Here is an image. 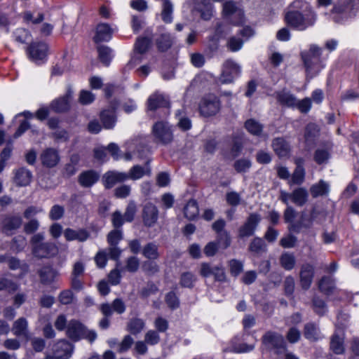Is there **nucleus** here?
Here are the masks:
<instances>
[{
	"instance_id": "obj_1",
	"label": "nucleus",
	"mask_w": 359,
	"mask_h": 359,
	"mask_svg": "<svg viewBox=\"0 0 359 359\" xmlns=\"http://www.w3.org/2000/svg\"><path fill=\"white\" fill-rule=\"evenodd\" d=\"M317 20V14L306 1L294 0L284 15L285 24L293 29L304 31L313 27Z\"/></svg>"
},
{
	"instance_id": "obj_2",
	"label": "nucleus",
	"mask_w": 359,
	"mask_h": 359,
	"mask_svg": "<svg viewBox=\"0 0 359 359\" xmlns=\"http://www.w3.org/2000/svg\"><path fill=\"white\" fill-rule=\"evenodd\" d=\"M262 343L267 351L281 358L287 351L284 337L276 332H266L262 337Z\"/></svg>"
},
{
	"instance_id": "obj_3",
	"label": "nucleus",
	"mask_w": 359,
	"mask_h": 359,
	"mask_svg": "<svg viewBox=\"0 0 359 359\" xmlns=\"http://www.w3.org/2000/svg\"><path fill=\"white\" fill-rule=\"evenodd\" d=\"M66 335L73 341L86 339L90 342H93L97 338V334L95 331L88 330L80 321L75 319L68 322Z\"/></svg>"
},
{
	"instance_id": "obj_4",
	"label": "nucleus",
	"mask_w": 359,
	"mask_h": 359,
	"mask_svg": "<svg viewBox=\"0 0 359 359\" xmlns=\"http://www.w3.org/2000/svg\"><path fill=\"white\" fill-rule=\"evenodd\" d=\"M320 56L321 48L316 45H311L308 52L302 53L307 74L310 77L316 75L323 67Z\"/></svg>"
},
{
	"instance_id": "obj_5",
	"label": "nucleus",
	"mask_w": 359,
	"mask_h": 359,
	"mask_svg": "<svg viewBox=\"0 0 359 359\" xmlns=\"http://www.w3.org/2000/svg\"><path fill=\"white\" fill-rule=\"evenodd\" d=\"M222 15L224 19L235 26H241L245 22L243 8L233 1H227L223 4Z\"/></svg>"
},
{
	"instance_id": "obj_6",
	"label": "nucleus",
	"mask_w": 359,
	"mask_h": 359,
	"mask_svg": "<svg viewBox=\"0 0 359 359\" xmlns=\"http://www.w3.org/2000/svg\"><path fill=\"white\" fill-rule=\"evenodd\" d=\"M359 8V0H337L330 11L333 20L339 23L346 18L349 12Z\"/></svg>"
},
{
	"instance_id": "obj_7",
	"label": "nucleus",
	"mask_w": 359,
	"mask_h": 359,
	"mask_svg": "<svg viewBox=\"0 0 359 359\" xmlns=\"http://www.w3.org/2000/svg\"><path fill=\"white\" fill-rule=\"evenodd\" d=\"M199 112L204 117H210L216 115L221 109L219 99L213 94L204 96L198 106Z\"/></svg>"
},
{
	"instance_id": "obj_8",
	"label": "nucleus",
	"mask_w": 359,
	"mask_h": 359,
	"mask_svg": "<svg viewBox=\"0 0 359 359\" xmlns=\"http://www.w3.org/2000/svg\"><path fill=\"white\" fill-rule=\"evenodd\" d=\"M151 133L154 141L162 144H168L173 140L172 129L168 122L161 121L155 123L152 126Z\"/></svg>"
},
{
	"instance_id": "obj_9",
	"label": "nucleus",
	"mask_w": 359,
	"mask_h": 359,
	"mask_svg": "<svg viewBox=\"0 0 359 359\" xmlns=\"http://www.w3.org/2000/svg\"><path fill=\"white\" fill-rule=\"evenodd\" d=\"M151 36L137 37L134 44L131 59L129 61L128 65L133 67L140 63L142 60V55H144L151 47Z\"/></svg>"
},
{
	"instance_id": "obj_10",
	"label": "nucleus",
	"mask_w": 359,
	"mask_h": 359,
	"mask_svg": "<svg viewBox=\"0 0 359 359\" xmlns=\"http://www.w3.org/2000/svg\"><path fill=\"white\" fill-rule=\"evenodd\" d=\"M27 52L31 60L36 64H41L47 57L48 46L45 42H32L27 47Z\"/></svg>"
},
{
	"instance_id": "obj_11",
	"label": "nucleus",
	"mask_w": 359,
	"mask_h": 359,
	"mask_svg": "<svg viewBox=\"0 0 359 359\" xmlns=\"http://www.w3.org/2000/svg\"><path fill=\"white\" fill-rule=\"evenodd\" d=\"M111 107L104 109L99 114L100 120L103 128L106 130L113 129L117 121V115L116 109L118 105V102L116 100L111 101Z\"/></svg>"
},
{
	"instance_id": "obj_12",
	"label": "nucleus",
	"mask_w": 359,
	"mask_h": 359,
	"mask_svg": "<svg viewBox=\"0 0 359 359\" xmlns=\"http://www.w3.org/2000/svg\"><path fill=\"white\" fill-rule=\"evenodd\" d=\"M240 73V67L233 60H228L223 65L222 72L219 78L220 83H229Z\"/></svg>"
},
{
	"instance_id": "obj_13",
	"label": "nucleus",
	"mask_w": 359,
	"mask_h": 359,
	"mask_svg": "<svg viewBox=\"0 0 359 359\" xmlns=\"http://www.w3.org/2000/svg\"><path fill=\"white\" fill-rule=\"evenodd\" d=\"M260 221V215L258 213L250 214L245 223L239 228V236L245 238L252 236Z\"/></svg>"
},
{
	"instance_id": "obj_14",
	"label": "nucleus",
	"mask_w": 359,
	"mask_h": 359,
	"mask_svg": "<svg viewBox=\"0 0 359 359\" xmlns=\"http://www.w3.org/2000/svg\"><path fill=\"white\" fill-rule=\"evenodd\" d=\"M59 249L53 242H44L40 245H36L33 250V254L38 258H50L58 254Z\"/></svg>"
},
{
	"instance_id": "obj_15",
	"label": "nucleus",
	"mask_w": 359,
	"mask_h": 359,
	"mask_svg": "<svg viewBox=\"0 0 359 359\" xmlns=\"http://www.w3.org/2000/svg\"><path fill=\"white\" fill-rule=\"evenodd\" d=\"M74 345L67 341L62 339L57 340L53 346V354L60 356L62 359H69L74 351Z\"/></svg>"
},
{
	"instance_id": "obj_16",
	"label": "nucleus",
	"mask_w": 359,
	"mask_h": 359,
	"mask_svg": "<svg viewBox=\"0 0 359 359\" xmlns=\"http://www.w3.org/2000/svg\"><path fill=\"white\" fill-rule=\"evenodd\" d=\"M39 159L43 166L52 168L59 163L60 157L56 149L47 148L41 152Z\"/></svg>"
},
{
	"instance_id": "obj_17",
	"label": "nucleus",
	"mask_w": 359,
	"mask_h": 359,
	"mask_svg": "<svg viewBox=\"0 0 359 359\" xmlns=\"http://www.w3.org/2000/svg\"><path fill=\"white\" fill-rule=\"evenodd\" d=\"M128 176L126 172L118 171H108L102 177V183L104 187L107 189H111L117 183L126 181Z\"/></svg>"
},
{
	"instance_id": "obj_18",
	"label": "nucleus",
	"mask_w": 359,
	"mask_h": 359,
	"mask_svg": "<svg viewBox=\"0 0 359 359\" xmlns=\"http://www.w3.org/2000/svg\"><path fill=\"white\" fill-rule=\"evenodd\" d=\"M50 109L57 114L68 112L71 109V95L67 93L65 96L53 100Z\"/></svg>"
},
{
	"instance_id": "obj_19",
	"label": "nucleus",
	"mask_w": 359,
	"mask_h": 359,
	"mask_svg": "<svg viewBox=\"0 0 359 359\" xmlns=\"http://www.w3.org/2000/svg\"><path fill=\"white\" fill-rule=\"evenodd\" d=\"M194 11L200 14L201 19L210 20L212 17L213 6L210 0H194Z\"/></svg>"
},
{
	"instance_id": "obj_20",
	"label": "nucleus",
	"mask_w": 359,
	"mask_h": 359,
	"mask_svg": "<svg viewBox=\"0 0 359 359\" xmlns=\"http://www.w3.org/2000/svg\"><path fill=\"white\" fill-rule=\"evenodd\" d=\"M158 211L156 205L151 203L145 204L142 210V218L145 226H151L157 221Z\"/></svg>"
},
{
	"instance_id": "obj_21",
	"label": "nucleus",
	"mask_w": 359,
	"mask_h": 359,
	"mask_svg": "<svg viewBox=\"0 0 359 359\" xmlns=\"http://www.w3.org/2000/svg\"><path fill=\"white\" fill-rule=\"evenodd\" d=\"M344 332L335 330L330 337V348L337 355L343 354L345 352Z\"/></svg>"
},
{
	"instance_id": "obj_22",
	"label": "nucleus",
	"mask_w": 359,
	"mask_h": 359,
	"mask_svg": "<svg viewBox=\"0 0 359 359\" xmlns=\"http://www.w3.org/2000/svg\"><path fill=\"white\" fill-rule=\"evenodd\" d=\"M100 179V174L94 170L83 171L78 177L79 184L84 188L93 187Z\"/></svg>"
},
{
	"instance_id": "obj_23",
	"label": "nucleus",
	"mask_w": 359,
	"mask_h": 359,
	"mask_svg": "<svg viewBox=\"0 0 359 359\" xmlns=\"http://www.w3.org/2000/svg\"><path fill=\"white\" fill-rule=\"evenodd\" d=\"M300 283L302 287L308 290L313 281L314 276V269L310 264H304L302 266L300 273Z\"/></svg>"
},
{
	"instance_id": "obj_24",
	"label": "nucleus",
	"mask_w": 359,
	"mask_h": 359,
	"mask_svg": "<svg viewBox=\"0 0 359 359\" xmlns=\"http://www.w3.org/2000/svg\"><path fill=\"white\" fill-rule=\"evenodd\" d=\"M32 172L25 167H21L14 170L13 182L18 187L29 185L32 182Z\"/></svg>"
},
{
	"instance_id": "obj_25",
	"label": "nucleus",
	"mask_w": 359,
	"mask_h": 359,
	"mask_svg": "<svg viewBox=\"0 0 359 359\" xmlns=\"http://www.w3.org/2000/svg\"><path fill=\"white\" fill-rule=\"evenodd\" d=\"M170 101L161 94L154 93L147 100V108L150 111L156 110L158 108H169Z\"/></svg>"
},
{
	"instance_id": "obj_26",
	"label": "nucleus",
	"mask_w": 359,
	"mask_h": 359,
	"mask_svg": "<svg viewBox=\"0 0 359 359\" xmlns=\"http://www.w3.org/2000/svg\"><path fill=\"white\" fill-rule=\"evenodd\" d=\"M150 160H147L145 163V167L140 165L133 166L129 172L126 173L128 180H137L142 178L144 175H151V170L149 165Z\"/></svg>"
},
{
	"instance_id": "obj_27",
	"label": "nucleus",
	"mask_w": 359,
	"mask_h": 359,
	"mask_svg": "<svg viewBox=\"0 0 359 359\" xmlns=\"http://www.w3.org/2000/svg\"><path fill=\"white\" fill-rule=\"evenodd\" d=\"M112 29L107 23H100L97 25L95 35L93 37L95 43L108 41L111 38Z\"/></svg>"
},
{
	"instance_id": "obj_28",
	"label": "nucleus",
	"mask_w": 359,
	"mask_h": 359,
	"mask_svg": "<svg viewBox=\"0 0 359 359\" xmlns=\"http://www.w3.org/2000/svg\"><path fill=\"white\" fill-rule=\"evenodd\" d=\"M313 218H309L305 212H302L299 219L289 226V230L295 233H299L304 229H311L313 226Z\"/></svg>"
},
{
	"instance_id": "obj_29",
	"label": "nucleus",
	"mask_w": 359,
	"mask_h": 359,
	"mask_svg": "<svg viewBox=\"0 0 359 359\" xmlns=\"http://www.w3.org/2000/svg\"><path fill=\"white\" fill-rule=\"evenodd\" d=\"M22 223V219L18 215H10L5 217L3 221V231L7 234L12 233L19 229Z\"/></svg>"
},
{
	"instance_id": "obj_30",
	"label": "nucleus",
	"mask_w": 359,
	"mask_h": 359,
	"mask_svg": "<svg viewBox=\"0 0 359 359\" xmlns=\"http://www.w3.org/2000/svg\"><path fill=\"white\" fill-rule=\"evenodd\" d=\"M272 147L275 153L280 158L287 156L290 151L288 142L283 137L275 138Z\"/></svg>"
},
{
	"instance_id": "obj_31",
	"label": "nucleus",
	"mask_w": 359,
	"mask_h": 359,
	"mask_svg": "<svg viewBox=\"0 0 359 359\" xmlns=\"http://www.w3.org/2000/svg\"><path fill=\"white\" fill-rule=\"evenodd\" d=\"M214 78L210 74L203 72L193 79L191 86L194 88H205L214 81Z\"/></svg>"
},
{
	"instance_id": "obj_32",
	"label": "nucleus",
	"mask_w": 359,
	"mask_h": 359,
	"mask_svg": "<svg viewBox=\"0 0 359 359\" xmlns=\"http://www.w3.org/2000/svg\"><path fill=\"white\" fill-rule=\"evenodd\" d=\"M64 236L67 241L77 240L79 242H84L89 238L90 233L85 229L76 231L67 228L65 230Z\"/></svg>"
},
{
	"instance_id": "obj_33",
	"label": "nucleus",
	"mask_w": 359,
	"mask_h": 359,
	"mask_svg": "<svg viewBox=\"0 0 359 359\" xmlns=\"http://www.w3.org/2000/svg\"><path fill=\"white\" fill-rule=\"evenodd\" d=\"M41 283L44 285L50 284L53 282L57 271L50 266H44L38 271Z\"/></svg>"
},
{
	"instance_id": "obj_34",
	"label": "nucleus",
	"mask_w": 359,
	"mask_h": 359,
	"mask_svg": "<svg viewBox=\"0 0 359 359\" xmlns=\"http://www.w3.org/2000/svg\"><path fill=\"white\" fill-rule=\"evenodd\" d=\"M142 254L147 259H158L160 257L158 245L154 242H149L142 248Z\"/></svg>"
},
{
	"instance_id": "obj_35",
	"label": "nucleus",
	"mask_w": 359,
	"mask_h": 359,
	"mask_svg": "<svg viewBox=\"0 0 359 359\" xmlns=\"http://www.w3.org/2000/svg\"><path fill=\"white\" fill-rule=\"evenodd\" d=\"M303 334L306 339L316 341L319 339L320 330L316 323H307L304 325Z\"/></svg>"
},
{
	"instance_id": "obj_36",
	"label": "nucleus",
	"mask_w": 359,
	"mask_h": 359,
	"mask_svg": "<svg viewBox=\"0 0 359 359\" xmlns=\"http://www.w3.org/2000/svg\"><path fill=\"white\" fill-rule=\"evenodd\" d=\"M308 191L305 188L295 189L292 193V201L297 206H303L308 201Z\"/></svg>"
},
{
	"instance_id": "obj_37",
	"label": "nucleus",
	"mask_w": 359,
	"mask_h": 359,
	"mask_svg": "<svg viewBox=\"0 0 359 359\" xmlns=\"http://www.w3.org/2000/svg\"><path fill=\"white\" fill-rule=\"evenodd\" d=\"M100 311L104 316L100 320L99 325L102 329H107L109 327V318L112 316L111 306L109 303H103L100 306Z\"/></svg>"
},
{
	"instance_id": "obj_38",
	"label": "nucleus",
	"mask_w": 359,
	"mask_h": 359,
	"mask_svg": "<svg viewBox=\"0 0 359 359\" xmlns=\"http://www.w3.org/2000/svg\"><path fill=\"white\" fill-rule=\"evenodd\" d=\"M329 191V184L324 180H320L318 183L312 185L310 192L313 198L327 195Z\"/></svg>"
},
{
	"instance_id": "obj_39",
	"label": "nucleus",
	"mask_w": 359,
	"mask_h": 359,
	"mask_svg": "<svg viewBox=\"0 0 359 359\" xmlns=\"http://www.w3.org/2000/svg\"><path fill=\"white\" fill-rule=\"evenodd\" d=\"M184 216L189 220H193L198 217L199 213V209L196 200L191 199L188 201L186 206L184 208Z\"/></svg>"
},
{
	"instance_id": "obj_40",
	"label": "nucleus",
	"mask_w": 359,
	"mask_h": 359,
	"mask_svg": "<svg viewBox=\"0 0 359 359\" xmlns=\"http://www.w3.org/2000/svg\"><path fill=\"white\" fill-rule=\"evenodd\" d=\"M27 321L25 318H20L15 320L13 325V334L17 337L27 336Z\"/></svg>"
},
{
	"instance_id": "obj_41",
	"label": "nucleus",
	"mask_w": 359,
	"mask_h": 359,
	"mask_svg": "<svg viewBox=\"0 0 359 359\" xmlns=\"http://www.w3.org/2000/svg\"><path fill=\"white\" fill-rule=\"evenodd\" d=\"M145 323L143 320L138 318H131L127 324V330L133 335H136L142 332Z\"/></svg>"
},
{
	"instance_id": "obj_42",
	"label": "nucleus",
	"mask_w": 359,
	"mask_h": 359,
	"mask_svg": "<svg viewBox=\"0 0 359 359\" xmlns=\"http://www.w3.org/2000/svg\"><path fill=\"white\" fill-rule=\"evenodd\" d=\"M276 97L282 105L294 107L297 104V99L287 91L278 92Z\"/></svg>"
},
{
	"instance_id": "obj_43",
	"label": "nucleus",
	"mask_w": 359,
	"mask_h": 359,
	"mask_svg": "<svg viewBox=\"0 0 359 359\" xmlns=\"http://www.w3.org/2000/svg\"><path fill=\"white\" fill-rule=\"evenodd\" d=\"M162 11L161 16L162 20L165 23H170L172 21L173 5L169 0H162Z\"/></svg>"
},
{
	"instance_id": "obj_44",
	"label": "nucleus",
	"mask_w": 359,
	"mask_h": 359,
	"mask_svg": "<svg viewBox=\"0 0 359 359\" xmlns=\"http://www.w3.org/2000/svg\"><path fill=\"white\" fill-rule=\"evenodd\" d=\"M318 288L320 292L329 295L332 293L334 288V280L330 276H323L319 280Z\"/></svg>"
},
{
	"instance_id": "obj_45",
	"label": "nucleus",
	"mask_w": 359,
	"mask_h": 359,
	"mask_svg": "<svg viewBox=\"0 0 359 359\" xmlns=\"http://www.w3.org/2000/svg\"><path fill=\"white\" fill-rule=\"evenodd\" d=\"M245 128L255 136H260L263 131V125L253 118H250L245 122Z\"/></svg>"
},
{
	"instance_id": "obj_46",
	"label": "nucleus",
	"mask_w": 359,
	"mask_h": 359,
	"mask_svg": "<svg viewBox=\"0 0 359 359\" xmlns=\"http://www.w3.org/2000/svg\"><path fill=\"white\" fill-rule=\"evenodd\" d=\"M156 44L159 51L165 52L168 50L172 44L171 36L169 34H162L156 39Z\"/></svg>"
},
{
	"instance_id": "obj_47",
	"label": "nucleus",
	"mask_w": 359,
	"mask_h": 359,
	"mask_svg": "<svg viewBox=\"0 0 359 359\" xmlns=\"http://www.w3.org/2000/svg\"><path fill=\"white\" fill-rule=\"evenodd\" d=\"M248 250L257 255L262 254L266 251V245L262 238L255 237L250 242Z\"/></svg>"
},
{
	"instance_id": "obj_48",
	"label": "nucleus",
	"mask_w": 359,
	"mask_h": 359,
	"mask_svg": "<svg viewBox=\"0 0 359 359\" xmlns=\"http://www.w3.org/2000/svg\"><path fill=\"white\" fill-rule=\"evenodd\" d=\"M312 308L319 316H324L327 310L325 301L318 296H314L312 299Z\"/></svg>"
},
{
	"instance_id": "obj_49",
	"label": "nucleus",
	"mask_w": 359,
	"mask_h": 359,
	"mask_svg": "<svg viewBox=\"0 0 359 359\" xmlns=\"http://www.w3.org/2000/svg\"><path fill=\"white\" fill-rule=\"evenodd\" d=\"M98 57L100 60L105 66H108L111 60V49L106 46L97 47Z\"/></svg>"
},
{
	"instance_id": "obj_50",
	"label": "nucleus",
	"mask_w": 359,
	"mask_h": 359,
	"mask_svg": "<svg viewBox=\"0 0 359 359\" xmlns=\"http://www.w3.org/2000/svg\"><path fill=\"white\" fill-rule=\"evenodd\" d=\"M197 278L193 273L187 271L181 274L180 284L182 287L192 288Z\"/></svg>"
},
{
	"instance_id": "obj_51",
	"label": "nucleus",
	"mask_w": 359,
	"mask_h": 359,
	"mask_svg": "<svg viewBox=\"0 0 359 359\" xmlns=\"http://www.w3.org/2000/svg\"><path fill=\"white\" fill-rule=\"evenodd\" d=\"M295 257L292 254L285 252L280 257V263L285 270H292L295 265Z\"/></svg>"
},
{
	"instance_id": "obj_52",
	"label": "nucleus",
	"mask_w": 359,
	"mask_h": 359,
	"mask_svg": "<svg viewBox=\"0 0 359 359\" xmlns=\"http://www.w3.org/2000/svg\"><path fill=\"white\" fill-rule=\"evenodd\" d=\"M155 259H147L142 263V269L147 274L151 276L159 271L158 265L154 262Z\"/></svg>"
},
{
	"instance_id": "obj_53",
	"label": "nucleus",
	"mask_w": 359,
	"mask_h": 359,
	"mask_svg": "<svg viewBox=\"0 0 359 359\" xmlns=\"http://www.w3.org/2000/svg\"><path fill=\"white\" fill-rule=\"evenodd\" d=\"M305 177V170L303 166L298 165L292 175L291 183L300 185L303 183Z\"/></svg>"
},
{
	"instance_id": "obj_54",
	"label": "nucleus",
	"mask_w": 359,
	"mask_h": 359,
	"mask_svg": "<svg viewBox=\"0 0 359 359\" xmlns=\"http://www.w3.org/2000/svg\"><path fill=\"white\" fill-rule=\"evenodd\" d=\"M18 285L12 280H10L4 276L0 275V291L8 290L9 292H14L17 290Z\"/></svg>"
},
{
	"instance_id": "obj_55",
	"label": "nucleus",
	"mask_w": 359,
	"mask_h": 359,
	"mask_svg": "<svg viewBox=\"0 0 359 359\" xmlns=\"http://www.w3.org/2000/svg\"><path fill=\"white\" fill-rule=\"evenodd\" d=\"M252 165V163L248 158H241L234 162L233 168L238 172H245L248 171Z\"/></svg>"
},
{
	"instance_id": "obj_56",
	"label": "nucleus",
	"mask_w": 359,
	"mask_h": 359,
	"mask_svg": "<svg viewBox=\"0 0 359 359\" xmlns=\"http://www.w3.org/2000/svg\"><path fill=\"white\" fill-rule=\"evenodd\" d=\"M330 158V153L327 149H318L314 153V161L319 165L326 163Z\"/></svg>"
},
{
	"instance_id": "obj_57",
	"label": "nucleus",
	"mask_w": 359,
	"mask_h": 359,
	"mask_svg": "<svg viewBox=\"0 0 359 359\" xmlns=\"http://www.w3.org/2000/svg\"><path fill=\"white\" fill-rule=\"evenodd\" d=\"M219 247L224 249L227 248L231 244V239L226 231L217 233L215 241Z\"/></svg>"
},
{
	"instance_id": "obj_58",
	"label": "nucleus",
	"mask_w": 359,
	"mask_h": 359,
	"mask_svg": "<svg viewBox=\"0 0 359 359\" xmlns=\"http://www.w3.org/2000/svg\"><path fill=\"white\" fill-rule=\"evenodd\" d=\"M122 238L123 233L120 229H114L107 236V241L109 245H117Z\"/></svg>"
},
{
	"instance_id": "obj_59",
	"label": "nucleus",
	"mask_w": 359,
	"mask_h": 359,
	"mask_svg": "<svg viewBox=\"0 0 359 359\" xmlns=\"http://www.w3.org/2000/svg\"><path fill=\"white\" fill-rule=\"evenodd\" d=\"M230 273L233 276H238L243 269V263L237 259H231L229 262Z\"/></svg>"
},
{
	"instance_id": "obj_60",
	"label": "nucleus",
	"mask_w": 359,
	"mask_h": 359,
	"mask_svg": "<svg viewBox=\"0 0 359 359\" xmlns=\"http://www.w3.org/2000/svg\"><path fill=\"white\" fill-rule=\"evenodd\" d=\"M65 213V208L63 206L60 205H54L50 212L49 217L51 220H58L61 219Z\"/></svg>"
},
{
	"instance_id": "obj_61",
	"label": "nucleus",
	"mask_w": 359,
	"mask_h": 359,
	"mask_svg": "<svg viewBox=\"0 0 359 359\" xmlns=\"http://www.w3.org/2000/svg\"><path fill=\"white\" fill-rule=\"evenodd\" d=\"M297 211L292 206H287L283 212V219L285 223L290 224V226L295 223L294 219L297 217Z\"/></svg>"
},
{
	"instance_id": "obj_62",
	"label": "nucleus",
	"mask_w": 359,
	"mask_h": 359,
	"mask_svg": "<svg viewBox=\"0 0 359 359\" xmlns=\"http://www.w3.org/2000/svg\"><path fill=\"white\" fill-rule=\"evenodd\" d=\"M165 301L169 308L175 309L180 306V301L176 294L171 291L165 295Z\"/></svg>"
},
{
	"instance_id": "obj_63",
	"label": "nucleus",
	"mask_w": 359,
	"mask_h": 359,
	"mask_svg": "<svg viewBox=\"0 0 359 359\" xmlns=\"http://www.w3.org/2000/svg\"><path fill=\"white\" fill-rule=\"evenodd\" d=\"M157 291L158 287H156V285L154 283L149 282L147 283L146 287H143L141 290L140 295L142 298L146 299L150 295L156 293Z\"/></svg>"
},
{
	"instance_id": "obj_64",
	"label": "nucleus",
	"mask_w": 359,
	"mask_h": 359,
	"mask_svg": "<svg viewBox=\"0 0 359 359\" xmlns=\"http://www.w3.org/2000/svg\"><path fill=\"white\" fill-rule=\"evenodd\" d=\"M317 126L310 123L305 128L304 138L306 142L312 141L318 133Z\"/></svg>"
}]
</instances>
